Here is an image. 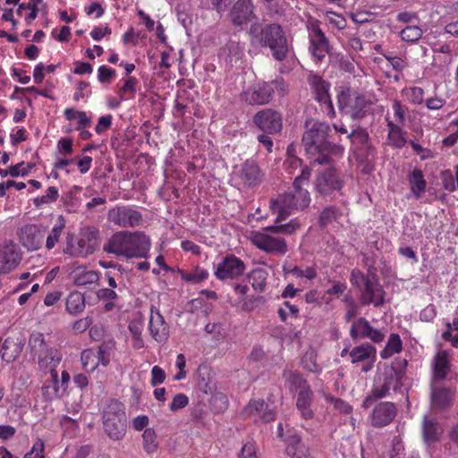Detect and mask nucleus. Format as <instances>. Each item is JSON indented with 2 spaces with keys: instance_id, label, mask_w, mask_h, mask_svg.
Returning a JSON list of instances; mask_svg holds the SVG:
<instances>
[{
  "instance_id": "nucleus-49",
  "label": "nucleus",
  "mask_w": 458,
  "mask_h": 458,
  "mask_svg": "<svg viewBox=\"0 0 458 458\" xmlns=\"http://www.w3.org/2000/svg\"><path fill=\"white\" fill-rule=\"evenodd\" d=\"M97 298L105 302V310L110 311L114 308V301L118 299V294L112 288H100L96 292Z\"/></svg>"
},
{
  "instance_id": "nucleus-6",
  "label": "nucleus",
  "mask_w": 458,
  "mask_h": 458,
  "mask_svg": "<svg viewBox=\"0 0 458 458\" xmlns=\"http://www.w3.org/2000/svg\"><path fill=\"white\" fill-rule=\"evenodd\" d=\"M335 91L337 107L341 114L353 121H360L367 115L371 101L365 94L345 85L336 87Z\"/></svg>"
},
{
  "instance_id": "nucleus-52",
  "label": "nucleus",
  "mask_w": 458,
  "mask_h": 458,
  "mask_svg": "<svg viewBox=\"0 0 458 458\" xmlns=\"http://www.w3.org/2000/svg\"><path fill=\"white\" fill-rule=\"evenodd\" d=\"M98 355L93 349H86L81 352V360L85 370L93 371L98 366Z\"/></svg>"
},
{
  "instance_id": "nucleus-29",
  "label": "nucleus",
  "mask_w": 458,
  "mask_h": 458,
  "mask_svg": "<svg viewBox=\"0 0 458 458\" xmlns=\"http://www.w3.org/2000/svg\"><path fill=\"white\" fill-rule=\"evenodd\" d=\"M45 237V230L37 225H26L21 230L22 244L30 250H38Z\"/></svg>"
},
{
  "instance_id": "nucleus-24",
  "label": "nucleus",
  "mask_w": 458,
  "mask_h": 458,
  "mask_svg": "<svg viewBox=\"0 0 458 458\" xmlns=\"http://www.w3.org/2000/svg\"><path fill=\"white\" fill-rule=\"evenodd\" d=\"M376 348L373 345L369 344H362L350 351L349 356L352 364L364 362L361 371L368 372L373 367V363L376 359Z\"/></svg>"
},
{
  "instance_id": "nucleus-56",
  "label": "nucleus",
  "mask_w": 458,
  "mask_h": 458,
  "mask_svg": "<svg viewBox=\"0 0 458 458\" xmlns=\"http://www.w3.org/2000/svg\"><path fill=\"white\" fill-rule=\"evenodd\" d=\"M440 178L445 191L449 192H454L456 191L455 174H454L450 169L443 170L440 173Z\"/></svg>"
},
{
  "instance_id": "nucleus-2",
  "label": "nucleus",
  "mask_w": 458,
  "mask_h": 458,
  "mask_svg": "<svg viewBox=\"0 0 458 458\" xmlns=\"http://www.w3.org/2000/svg\"><path fill=\"white\" fill-rule=\"evenodd\" d=\"M311 169L304 166L301 173L293 183V191L280 195L277 199L269 201V208L273 214H276V224L285 220L293 210H303L310 203V196L308 190L302 185L307 184L310 180Z\"/></svg>"
},
{
  "instance_id": "nucleus-12",
  "label": "nucleus",
  "mask_w": 458,
  "mask_h": 458,
  "mask_svg": "<svg viewBox=\"0 0 458 458\" xmlns=\"http://www.w3.org/2000/svg\"><path fill=\"white\" fill-rule=\"evenodd\" d=\"M107 220L119 227H137L141 225V213L131 206L117 205L107 212Z\"/></svg>"
},
{
  "instance_id": "nucleus-20",
  "label": "nucleus",
  "mask_w": 458,
  "mask_h": 458,
  "mask_svg": "<svg viewBox=\"0 0 458 458\" xmlns=\"http://www.w3.org/2000/svg\"><path fill=\"white\" fill-rule=\"evenodd\" d=\"M238 176L244 187L255 188L262 182L264 173L256 161L247 159L242 165Z\"/></svg>"
},
{
  "instance_id": "nucleus-26",
  "label": "nucleus",
  "mask_w": 458,
  "mask_h": 458,
  "mask_svg": "<svg viewBox=\"0 0 458 458\" xmlns=\"http://www.w3.org/2000/svg\"><path fill=\"white\" fill-rule=\"evenodd\" d=\"M148 330L151 336L158 343H165L168 338V326L159 310L153 306L150 309Z\"/></svg>"
},
{
  "instance_id": "nucleus-27",
  "label": "nucleus",
  "mask_w": 458,
  "mask_h": 458,
  "mask_svg": "<svg viewBox=\"0 0 458 458\" xmlns=\"http://www.w3.org/2000/svg\"><path fill=\"white\" fill-rule=\"evenodd\" d=\"M21 259L19 248L10 242L0 247V272L8 273L15 268Z\"/></svg>"
},
{
  "instance_id": "nucleus-23",
  "label": "nucleus",
  "mask_w": 458,
  "mask_h": 458,
  "mask_svg": "<svg viewBox=\"0 0 458 458\" xmlns=\"http://www.w3.org/2000/svg\"><path fill=\"white\" fill-rule=\"evenodd\" d=\"M230 18L236 27L247 25L256 18L251 0H238L230 11Z\"/></svg>"
},
{
  "instance_id": "nucleus-54",
  "label": "nucleus",
  "mask_w": 458,
  "mask_h": 458,
  "mask_svg": "<svg viewBox=\"0 0 458 458\" xmlns=\"http://www.w3.org/2000/svg\"><path fill=\"white\" fill-rule=\"evenodd\" d=\"M371 279L366 276L360 269L354 268L350 275V282L352 286L358 288L360 291L369 283Z\"/></svg>"
},
{
  "instance_id": "nucleus-50",
  "label": "nucleus",
  "mask_w": 458,
  "mask_h": 458,
  "mask_svg": "<svg viewBox=\"0 0 458 458\" xmlns=\"http://www.w3.org/2000/svg\"><path fill=\"white\" fill-rule=\"evenodd\" d=\"M301 224L297 219H293L289 223L283 225H275L265 228L266 231L273 233L293 234L299 229Z\"/></svg>"
},
{
  "instance_id": "nucleus-13",
  "label": "nucleus",
  "mask_w": 458,
  "mask_h": 458,
  "mask_svg": "<svg viewBox=\"0 0 458 458\" xmlns=\"http://www.w3.org/2000/svg\"><path fill=\"white\" fill-rule=\"evenodd\" d=\"M246 270V265L233 254L225 255L216 265L214 275L220 281L240 278Z\"/></svg>"
},
{
  "instance_id": "nucleus-38",
  "label": "nucleus",
  "mask_w": 458,
  "mask_h": 458,
  "mask_svg": "<svg viewBox=\"0 0 458 458\" xmlns=\"http://www.w3.org/2000/svg\"><path fill=\"white\" fill-rule=\"evenodd\" d=\"M286 454L292 458H309L310 456L309 448L298 436L291 437L286 447Z\"/></svg>"
},
{
  "instance_id": "nucleus-8",
  "label": "nucleus",
  "mask_w": 458,
  "mask_h": 458,
  "mask_svg": "<svg viewBox=\"0 0 458 458\" xmlns=\"http://www.w3.org/2000/svg\"><path fill=\"white\" fill-rule=\"evenodd\" d=\"M305 27L308 32L309 53L315 64L322 63L331 53V45L326 33L321 29V21L309 16Z\"/></svg>"
},
{
  "instance_id": "nucleus-28",
  "label": "nucleus",
  "mask_w": 458,
  "mask_h": 458,
  "mask_svg": "<svg viewBox=\"0 0 458 458\" xmlns=\"http://www.w3.org/2000/svg\"><path fill=\"white\" fill-rule=\"evenodd\" d=\"M242 414L245 417H258L263 422H270L275 420L276 415L268 404L263 399H251L243 408Z\"/></svg>"
},
{
  "instance_id": "nucleus-46",
  "label": "nucleus",
  "mask_w": 458,
  "mask_h": 458,
  "mask_svg": "<svg viewBox=\"0 0 458 458\" xmlns=\"http://www.w3.org/2000/svg\"><path fill=\"white\" fill-rule=\"evenodd\" d=\"M143 449L148 454H154L158 449L157 435L154 428H148L142 434Z\"/></svg>"
},
{
  "instance_id": "nucleus-58",
  "label": "nucleus",
  "mask_w": 458,
  "mask_h": 458,
  "mask_svg": "<svg viewBox=\"0 0 458 458\" xmlns=\"http://www.w3.org/2000/svg\"><path fill=\"white\" fill-rule=\"evenodd\" d=\"M327 401L331 403L334 408L343 414H350L352 411V407L345 401L334 396H327Z\"/></svg>"
},
{
  "instance_id": "nucleus-39",
  "label": "nucleus",
  "mask_w": 458,
  "mask_h": 458,
  "mask_svg": "<svg viewBox=\"0 0 458 458\" xmlns=\"http://www.w3.org/2000/svg\"><path fill=\"white\" fill-rule=\"evenodd\" d=\"M403 351V342L398 334H391L388 337L386 347L380 352V357L383 360L389 359L394 354L400 353Z\"/></svg>"
},
{
  "instance_id": "nucleus-17",
  "label": "nucleus",
  "mask_w": 458,
  "mask_h": 458,
  "mask_svg": "<svg viewBox=\"0 0 458 458\" xmlns=\"http://www.w3.org/2000/svg\"><path fill=\"white\" fill-rule=\"evenodd\" d=\"M276 82H259L244 91L242 98L250 105L267 104L273 98L275 89L273 84Z\"/></svg>"
},
{
  "instance_id": "nucleus-44",
  "label": "nucleus",
  "mask_w": 458,
  "mask_h": 458,
  "mask_svg": "<svg viewBox=\"0 0 458 458\" xmlns=\"http://www.w3.org/2000/svg\"><path fill=\"white\" fill-rule=\"evenodd\" d=\"M403 375L404 372L402 369L396 370L394 366H392L384 373L382 382L386 386H388L390 390L392 388L396 390L401 385Z\"/></svg>"
},
{
  "instance_id": "nucleus-5",
  "label": "nucleus",
  "mask_w": 458,
  "mask_h": 458,
  "mask_svg": "<svg viewBox=\"0 0 458 458\" xmlns=\"http://www.w3.org/2000/svg\"><path fill=\"white\" fill-rule=\"evenodd\" d=\"M283 378L284 386L291 393L296 394V408L304 420L314 417L311 403L314 399V392L304 377L296 370H284Z\"/></svg>"
},
{
  "instance_id": "nucleus-45",
  "label": "nucleus",
  "mask_w": 458,
  "mask_h": 458,
  "mask_svg": "<svg viewBox=\"0 0 458 458\" xmlns=\"http://www.w3.org/2000/svg\"><path fill=\"white\" fill-rule=\"evenodd\" d=\"M402 40L407 43L418 41L423 35L422 29L418 25H406L398 32Z\"/></svg>"
},
{
  "instance_id": "nucleus-40",
  "label": "nucleus",
  "mask_w": 458,
  "mask_h": 458,
  "mask_svg": "<svg viewBox=\"0 0 458 458\" xmlns=\"http://www.w3.org/2000/svg\"><path fill=\"white\" fill-rule=\"evenodd\" d=\"M178 274H180L182 280L192 284H200L209 276L208 271L199 266L195 267L191 272H185L178 268Z\"/></svg>"
},
{
  "instance_id": "nucleus-30",
  "label": "nucleus",
  "mask_w": 458,
  "mask_h": 458,
  "mask_svg": "<svg viewBox=\"0 0 458 458\" xmlns=\"http://www.w3.org/2000/svg\"><path fill=\"white\" fill-rule=\"evenodd\" d=\"M64 252L74 257H87L93 252V250L85 239H78L74 234H68Z\"/></svg>"
},
{
  "instance_id": "nucleus-22",
  "label": "nucleus",
  "mask_w": 458,
  "mask_h": 458,
  "mask_svg": "<svg viewBox=\"0 0 458 458\" xmlns=\"http://www.w3.org/2000/svg\"><path fill=\"white\" fill-rule=\"evenodd\" d=\"M444 428L439 421L432 417L424 416L421 421V437L428 447L434 446L441 440Z\"/></svg>"
},
{
  "instance_id": "nucleus-51",
  "label": "nucleus",
  "mask_w": 458,
  "mask_h": 458,
  "mask_svg": "<svg viewBox=\"0 0 458 458\" xmlns=\"http://www.w3.org/2000/svg\"><path fill=\"white\" fill-rule=\"evenodd\" d=\"M389 386L381 382V377H379L378 382L371 390V394L367 396L364 400L363 406L368 407L373 399H380L386 396L389 394Z\"/></svg>"
},
{
  "instance_id": "nucleus-11",
  "label": "nucleus",
  "mask_w": 458,
  "mask_h": 458,
  "mask_svg": "<svg viewBox=\"0 0 458 458\" xmlns=\"http://www.w3.org/2000/svg\"><path fill=\"white\" fill-rule=\"evenodd\" d=\"M307 81L314 93L315 99L320 104L321 111L327 118H335L336 113L329 94L330 83L313 72L308 75Z\"/></svg>"
},
{
  "instance_id": "nucleus-43",
  "label": "nucleus",
  "mask_w": 458,
  "mask_h": 458,
  "mask_svg": "<svg viewBox=\"0 0 458 458\" xmlns=\"http://www.w3.org/2000/svg\"><path fill=\"white\" fill-rule=\"evenodd\" d=\"M392 110L394 119L393 121L401 126H404L407 120L410 118L409 107L403 104L400 100L394 99L392 102Z\"/></svg>"
},
{
  "instance_id": "nucleus-36",
  "label": "nucleus",
  "mask_w": 458,
  "mask_h": 458,
  "mask_svg": "<svg viewBox=\"0 0 458 458\" xmlns=\"http://www.w3.org/2000/svg\"><path fill=\"white\" fill-rule=\"evenodd\" d=\"M247 277L249 283L256 292H265L268 277V272L265 268L256 267L248 274Z\"/></svg>"
},
{
  "instance_id": "nucleus-4",
  "label": "nucleus",
  "mask_w": 458,
  "mask_h": 458,
  "mask_svg": "<svg viewBox=\"0 0 458 458\" xmlns=\"http://www.w3.org/2000/svg\"><path fill=\"white\" fill-rule=\"evenodd\" d=\"M249 35L252 45L269 48L275 60L282 62L286 59L289 46L281 25L254 22L250 25Z\"/></svg>"
},
{
  "instance_id": "nucleus-60",
  "label": "nucleus",
  "mask_w": 458,
  "mask_h": 458,
  "mask_svg": "<svg viewBox=\"0 0 458 458\" xmlns=\"http://www.w3.org/2000/svg\"><path fill=\"white\" fill-rule=\"evenodd\" d=\"M115 76V70L106 65H101L98 69V80L101 83H110Z\"/></svg>"
},
{
  "instance_id": "nucleus-63",
  "label": "nucleus",
  "mask_w": 458,
  "mask_h": 458,
  "mask_svg": "<svg viewBox=\"0 0 458 458\" xmlns=\"http://www.w3.org/2000/svg\"><path fill=\"white\" fill-rule=\"evenodd\" d=\"M242 458H259L254 442L249 441L243 445L241 450Z\"/></svg>"
},
{
  "instance_id": "nucleus-9",
  "label": "nucleus",
  "mask_w": 458,
  "mask_h": 458,
  "mask_svg": "<svg viewBox=\"0 0 458 458\" xmlns=\"http://www.w3.org/2000/svg\"><path fill=\"white\" fill-rule=\"evenodd\" d=\"M335 157L326 163L328 166L318 170L315 176L314 190L321 196H329L335 191H340L344 184V175L335 166Z\"/></svg>"
},
{
  "instance_id": "nucleus-34",
  "label": "nucleus",
  "mask_w": 458,
  "mask_h": 458,
  "mask_svg": "<svg viewBox=\"0 0 458 458\" xmlns=\"http://www.w3.org/2000/svg\"><path fill=\"white\" fill-rule=\"evenodd\" d=\"M85 307L86 301L83 293L78 291L69 293L65 303V310L69 314L77 316L84 311Z\"/></svg>"
},
{
  "instance_id": "nucleus-48",
  "label": "nucleus",
  "mask_w": 458,
  "mask_h": 458,
  "mask_svg": "<svg viewBox=\"0 0 458 458\" xmlns=\"http://www.w3.org/2000/svg\"><path fill=\"white\" fill-rule=\"evenodd\" d=\"M59 198V191L55 186L47 189L46 194L33 199V204L37 208H42L45 205L55 202Z\"/></svg>"
},
{
  "instance_id": "nucleus-10",
  "label": "nucleus",
  "mask_w": 458,
  "mask_h": 458,
  "mask_svg": "<svg viewBox=\"0 0 458 458\" xmlns=\"http://www.w3.org/2000/svg\"><path fill=\"white\" fill-rule=\"evenodd\" d=\"M28 346L31 356L34 359H38L40 369H47L51 363L54 366H58L62 360V356L58 350L49 346L42 333H31L29 338Z\"/></svg>"
},
{
  "instance_id": "nucleus-62",
  "label": "nucleus",
  "mask_w": 458,
  "mask_h": 458,
  "mask_svg": "<svg viewBox=\"0 0 458 458\" xmlns=\"http://www.w3.org/2000/svg\"><path fill=\"white\" fill-rule=\"evenodd\" d=\"M189 403V398L185 394H177L174 396L173 401L169 405L172 411H178L186 407Z\"/></svg>"
},
{
  "instance_id": "nucleus-21",
  "label": "nucleus",
  "mask_w": 458,
  "mask_h": 458,
  "mask_svg": "<svg viewBox=\"0 0 458 458\" xmlns=\"http://www.w3.org/2000/svg\"><path fill=\"white\" fill-rule=\"evenodd\" d=\"M397 409L391 402H381L375 406L370 416L371 425L383 428L389 425L396 416Z\"/></svg>"
},
{
  "instance_id": "nucleus-37",
  "label": "nucleus",
  "mask_w": 458,
  "mask_h": 458,
  "mask_svg": "<svg viewBox=\"0 0 458 458\" xmlns=\"http://www.w3.org/2000/svg\"><path fill=\"white\" fill-rule=\"evenodd\" d=\"M326 25L334 32L340 31L347 27V20L342 13H335L332 10H325L323 12Z\"/></svg>"
},
{
  "instance_id": "nucleus-3",
  "label": "nucleus",
  "mask_w": 458,
  "mask_h": 458,
  "mask_svg": "<svg viewBox=\"0 0 458 458\" xmlns=\"http://www.w3.org/2000/svg\"><path fill=\"white\" fill-rule=\"evenodd\" d=\"M151 249L150 238L141 231H119L104 244L103 250L117 257L148 259Z\"/></svg>"
},
{
  "instance_id": "nucleus-25",
  "label": "nucleus",
  "mask_w": 458,
  "mask_h": 458,
  "mask_svg": "<svg viewBox=\"0 0 458 458\" xmlns=\"http://www.w3.org/2000/svg\"><path fill=\"white\" fill-rule=\"evenodd\" d=\"M385 291L377 280H370L360 291V303L381 307L385 302Z\"/></svg>"
},
{
  "instance_id": "nucleus-19",
  "label": "nucleus",
  "mask_w": 458,
  "mask_h": 458,
  "mask_svg": "<svg viewBox=\"0 0 458 458\" xmlns=\"http://www.w3.org/2000/svg\"><path fill=\"white\" fill-rule=\"evenodd\" d=\"M453 353L448 350H439L432 360V383L444 381L447 378L452 368Z\"/></svg>"
},
{
  "instance_id": "nucleus-35",
  "label": "nucleus",
  "mask_w": 458,
  "mask_h": 458,
  "mask_svg": "<svg viewBox=\"0 0 458 458\" xmlns=\"http://www.w3.org/2000/svg\"><path fill=\"white\" fill-rule=\"evenodd\" d=\"M138 80L133 76H129L121 80L116 85V93L121 99L130 100L136 96Z\"/></svg>"
},
{
  "instance_id": "nucleus-57",
  "label": "nucleus",
  "mask_w": 458,
  "mask_h": 458,
  "mask_svg": "<svg viewBox=\"0 0 458 458\" xmlns=\"http://www.w3.org/2000/svg\"><path fill=\"white\" fill-rule=\"evenodd\" d=\"M347 138L352 141V143L364 146L369 141V133L366 129L359 127L356 130H353Z\"/></svg>"
},
{
  "instance_id": "nucleus-64",
  "label": "nucleus",
  "mask_w": 458,
  "mask_h": 458,
  "mask_svg": "<svg viewBox=\"0 0 458 458\" xmlns=\"http://www.w3.org/2000/svg\"><path fill=\"white\" fill-rule=\"evenodd\" d=\"M44 449V443L39 439L34 443L31 450L24 455V458H45Z\"/></svg>"
},
{
  "instance_id": "nucleus-55",
  "label": "nucleus",
  "mask_w": 458,
  "mask_h": 458,
  "mask_svg": "<svg viewBox=\"0 0 458 458\" xmlns=\"http://www.w3.org/2000/svg\"><path fill=\"white\" fill-rule=\"evenodd\" d=\"M303 368L312 373L319 374L322 367L317 362L316 355L313 352H307L302 358Z\"/></svg>"
},
{
  "instance_id": "nucleus-7",
  "label": "nucleus",
  "mask_w": 458,
  "mask_h": 458,
  "mask_svg": "<svg viewBox=\"0 0 458 458\" xmlns=\"http://www.w3.org/2000/svg\"><path fill=\"white\" fill-rule=\"evenodd\" d=\"M102 420L104 431L110 439L119 441L124 437L127 416L122 402L110 400L103 409Z\"/></svg>"
},
{
  "instance_id": "nucleus-18",
  "label": "nucleus",
  "mask_w": 458,
  "mask_h": 458,
  "mask_svg": "<svg viewBox=\"0 0 458 458\" xmlns=\"http://www.w3.org/2000/svg\"><path fill=\"white\" fill-rule=\"evenodd\" d=\"M350 335L353 340L369 338L375 344H380L385 339V334L372 327L365 318H360L352 323Z\"/></svg>"
},
{
  "instance_id": "nucleus-15",
  "label": "nucleus",
  "mask_w": 458,
  "mask_h": 458,
  "mask_svg": "<svg viewBox=\"0 0 458 458\" xmlns=\"http://www.w3.org/2000/svg\"><path fill=\"white\" fill-rule=\"evenodd\" d=\"M253 123L267 134L279 133L283 128L281 114L271 108L259 111L253 117Z\"/></svg>"
},
{
  "instance_id": "nucleus-31",
  "label": "nucleus",
  "mask_w": 458,
  "mask_h": 458,
  "mask_svg": "<svg viewBox=\"0 0 458 458\" xmlns=\"http://www.w3.org/2000/svg\"><path fill=\"white\" fill-rule=\"evenodd\" d=\"M387 127V143L394 148H403L406 143L407 132L403 129V126L395 123L393 120L386 117Z\"/></svg>"
},
{
  "instance_id": "nucleus-41",
  "label": "nucleus",
  "mask_w": 458,
  "mask_h": 458,
  "mask_svg": "<svg viewBox=\"0 0 458 458\" xmlns=\"http://www.w3.org/2000/svg\"><path fill=\"white\" fill-rule=\"evenodd\" d=\"M66 226V221L63 216H58L57 222L52 228L50 233L47 237L46 241V248L47 250H52L55 248V244L58 242L64 228Z\"/></svg>"
},
{
  "instance_id": "nucleus-32",
  "label": "nucleus",
  "mask_w": 458,
  "mask_h": 458,
  "mask_svg": "<svg viewBox=\"0 0 458 458\" xmlns=\"http://www.w3.org/2000/svg\"><path fill=\"white\" fill-rule=\"evenodd\" d=\"M407 180L413 196L419 199L427 190V182L422 171L419 168L413 169L409 173Z\"/></svg>"
},
{
  "instance_id": "nucleus-59",
  "label": "nucleus",
  "mask_w": 458,
  "mask_h": 458,
  "mask_svg": "<svg viewBox=\"0 0 458 458\" xmlns=\"http://www.w3.org/2000/svg\"><path fill=\"white\" fill-rule=\"evenodd\" d=\"M111 351L112 348L108 344H101L98 350L95 351L96 354L98 355L97 362H98V364H102L105 367L107 366L110 362Z\"/></svg>"
},
{
  "instance_id": "nucleus-1",
  "label": "nucleus",
  "mask_w": 458,
  "mask_h": 458,
  "mask_svg": "<svg viewBox=\"0 0 458 458\" xmlns=\"http://www.w3.org/2000/svg\"><path fill=\"white\" fill-rule=\"evenodd\" d=\"M330 125L326 122L316 121L304 131L301 139L302 146L309 156L310 164L324 165L331 162V157L340 158L344 148L329 141Z\"/></svg>"
},
{
  "instance_id": "nucleus-16",
  "label": "nucleus",
  "mask_w": 458,
  "mask_h": 458,
  "mask_svg": "<svg viewBox=\"0 0 458 458\" xmlns=\"http://www.w3.org/2000/svg\"><path fill=\"white\" fill-rule=\"evenodd\" d=\"M431 384L430 401L433 409L438 411L449 410L454 403L455 387Z\"/></svg>"
},
{
  "instance_id": "nucleus-14",
  "label": "nucleus",
  "mask_w": 458,
  "mask_h": 458,
  "mask_svg": "<svg viewBox=\"0 0 458 458\" xmlns=\"http://www.w3.org/2000/svg\"><path fill=\"white\" fill-rule=\"evenodd\" d=\"M251 242L259 250L273 255L283 256L288 251L285 240L270 234L255 232L251 236Z\"/></svg>"
},
{
  "instance_id": "nucleus-42",
  "label": "nucleus",
  "mask_w": 458,
  "mask_h": 458,
  "mask_svg": "<svg viewBox=\"0 0 458 458\" xmlns=\"http://www.w3.org/2000/svg\"><path fill=\"white\" fill-rule=\"evenodd\" d=\"M401 94L411 105L420 106L424 102L425 91L420 87H405L401 90Z\"/></svg>"
},
{
  "instance_id": "nucleus-33",
  "label": "nucleus",
  "mask_w": 458,
  "mask_h": 458,
  "mask_svg": "<svg viewBox=\"0 0 458 458\" xmlns=\"http://www.w3.org/2000/svg\"><path fill=\"white\" fill-rule=\"evenodd\" d=\"M72 282L77 286H87L97 283L99 275L95 270H88L84 267H78L72 272Z\"/></svg>"
},
{
  "instance_id": "nucleus-53",
  "label": "nucleus",
  "mask_w": 458,
  "mask_h": 458,
  "mask_svg": "<svg viewBox=\"0 0 458 458\" xmlns=\"http://www.w3.org/2000/svg\"><path fill=\"white\" fill-rule=\"evenodd\" d=\"M382 55L390 64L392 68L398 72H403L408 67V61L406 58L393 55L390 53H382Z\"/></svg>"
},
{
  "instance_id": "nucleus-61",
  "label": "nucleus",
  "mask_w": 458,
  "mask_h": 458,
  "mask_svg": "<svg viewBox=\"0 0 458 458\" xmlns=\"http://www.w3.org/2000/svg\"><path fill=\"white\" fill-rule=\"evenodd\" d=\"M352 21L356 24L371 22L375 19V14L371 12H357L351 13Z\"/></svg>"
},
{
  "instance_id": "nucleus-47",
  "label": "nucleus",
  "mask_w": 458,
  "mask_h": 458,
  "mask_svg": "<svg viewBox=\"0 0 458 458\" xmlns=\"http://www.w3.org/2000/svg\"><path fill=\"white\" fill-rule=\"evenodd\" d=\"M342 216V213L338 208L335 206H328L326 207L319 217L318 224L322 228L327 227L328 225L332 224L334 221L337 220Z\"/></svg>"
}]
</instances>
